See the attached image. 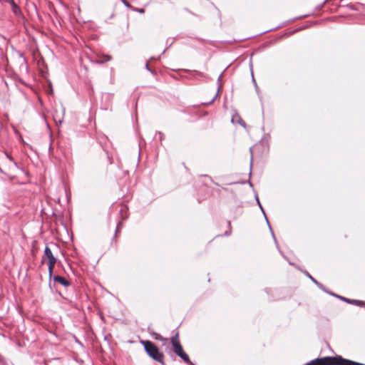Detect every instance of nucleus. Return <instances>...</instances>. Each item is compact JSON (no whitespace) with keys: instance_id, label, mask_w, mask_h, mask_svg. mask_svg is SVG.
Wrapping results in <instances>:
<instances>
[{"instance_id":"nucleus-1","label":"nucleus","mask_w":365,"mask_h":365,"mask_svg":"<svg viewBox=\"0 0 365 365\" xmlns=\"http://www.w3.org/2000/svg\"><path fill=\"white\" fill-rule=\"evenodd\" d=\"M142 344L144 346L145 351L147 354L153 360L164 364V354L160 351L158 346L150 341H142Z\"/></svg>"},{"instance_id":"nucleus-2","label":"nucleus","mask_w":365,"mask_h":365,"mask_svg":"<svg viewBox=\"0 0 365 365\" xmlns=\"http://www.w3.org/2000/svg\"><path fill=\"white\" fill-rule=\"evenodd\" d=\"M321 365H363V364L343 359L339 356L321 358Z\"/></svg>"},{"instance_id":"nucleus-3","label":"nucleus","mask_w":365,"mask_h":365,"mask_svg":"<svg viewBox=\"0 0 365 365\" xmlns=\"http://www.w3.org/2000/svg\"><path fill=\"white\" fill-rule=\"evenodd\" d=\"M43 257H46L48 259V274L49 277H51L53 273L54 265L56 262V259L54 257L51 249L48 246L45 247Z\"/></svg>"},{"instance_id":"nucleus-4","label":"nucleus","mask_w":365,"mask_h":365,"mask_svg":"<svg viewBox=\"0 0 365 365\" xmlns=\"http://www.w3.org/2000/svg\"><path fill=\"white\" fill-rule=\"evenodd\" d=\"M170 342L173 347V351L176 355L179 356L184 351L179 340L178 333H176L171 337Z\"/></svg>"},{"instance_id":"nucleus-5","label":"nucleus","mask_w":365,"mask_h":365,"mask_svg":"<svg viewBox=\"0 0 365 365\" xmlns=\"http://www.w3.org/2000/svg\"><path fill=\"white\" fill-rule=\"evenodd\" d=\"M53 281L60 283L64 287H68L70 285V282L63 277H61L60 275L54 276Z\"/></svg>"},{"instance_id":"nucleus-6","label":"nucleus","mask_w":365,"mask_h":365,"mask_svg":"<svg viewBox=\"0 0 365 365\" xmlns=\"http://www.w3.org/2000/svg\"><path fill=\"white\" fill-rule=\"evenodd\" d=\"M255 199H256L257 202V204L259 205V207H260V209H261V210H262V213H263V215H264V217H265V219H266V221H267V225H268V226H269V230H270V231H271V232H272V237H273V238H274V241L276 242V239H275V237H274V232H273V231H272V228H271L270 224H269V221H268V219H267V216H266V214H265V212H264V209H263V208H262V205H261V203H260V202H259V198H258L257 195H256V196H255Z\"/></svg>"},{"instance_id":"nucleus-7","label":"nucleus","mask_w":365,"mask_h":365,"mask_svg":"<svg viewBox=\"0 0 365 365\" xmlns=\"http://www.w3.org/2000/svg\"><path fill=\"white\" fill-rule=\"evenodd\" d=\"M178 356L189 365H195L190 360L189 356L185 351L180 354Z\"/></svg>"},{"instance_id":"nucleus-8","label":"nucleus","mask_w":365,"mask_h":365,"mask_svg":"<svg viewBox=\"0 0 365 365\" xmlns=\"http://www.w3.org/2000/svg\"><path fill=\"white\" fill-rule=\"evenodd\" d=\"M10 3L12 6V11L14 13V14L19 15L21 13V11L18 5L14 2V0H11Z\"/></svg>"},{"instance_id":"nucleus-9","label":"nucleus","mask_w":365,"mask_h":365,"mask_svg":"<svg viewBox=\"0 0 365 365\" xmlns=\"http://www.w3.org/2000/svg\"><path fill=\"white\" fill-rule=\"evenodd\" d=\"M112 57L110 55H103L101 58L97 61V63H103L108 61H111Z\"/></svg>"},{"instance_id":"nucleus-10","label":"nucleus","mask_w":365,"mask_h":365,"mask_svg":"<svg viewBox=\"0 0 365 365\" xmlns=\"http://www.w3.org/2000/svg\"><path fill=\"white\" fill-rule=\"evenodd\" d=\"M220 88H221V85H219L217 92L216 93L215 96L212 98V99L210 101H209L207 103H202V104L203 105L212 104L215 101V100L217 98V97L218 96Z\"/></svg>"},{"instance_id":"nucleus-11","label":"nucleus","mask_w":365,"mask_h":365,"mask_svg":"<svg viewBox=\"0 0 365 365\" xmlns=\"http://www.w3.org/2000/svg\"><path fill=\"white\" fill-rule=\"evenodd\" d=\"M340 299H341L342 300H344L345 302H347L348 303L353 304L359 305L361 303V302H359V301L351 300V299H346V298L342 297H340Z\"/></svg>"},{"instance_id":"nucleus-12","label":"nucleus","mask_w":365,"mask_h":365,"mask_svg":"<svg viewBox=\"0 0 365 365\" xmlns=\"http://www.w3.org/2000/svg\"><path fill=\"white\" fill-rule=\"evenodd\" d=\"M305 274L313 282H314L317 285H319V283L318 282V281L317 279H315L314 278H313L309 274V272H305Z\"/></svg>"},{"instance_id":"nucleus-13","label":"nucleus","mask_w":365,"mask_h":365,"mask_svg":"<svg viewBox=\"0 0 365 365\" xmlns=\"http://www.w3.org/2000/svg\"><path fill=\"white\" fill-rule=\"evenodd\" d=\"M6 158L14 163V165H15V167L16 168H19L18 167V165L17 163L14 161V160L13 159V158L11 156H10L9 154L6 153Z\"/></svg>"},{"instance_id":"nucleus-14","label":"nucleus","mask_w":365,"mask_h":365,"mask_svg":"<svg viewBox=\"0 0 365 365\" xmlns=\"http://www.w3.org/2000/svg\"><path fill=\"white\" fill-rule=\"evenodd\" d=\"M252 83H254L255 86V89H256V91L257 93L259 94V88L256 83V81L255 80V78H254V76H253V73H252Z\"/></svg>"},{"instance_id":"nucleus-15","label":"nucleus","mask_w":365,"mask_h":365,"mask_svg":"<svg viewBox=\"0 0 365 365\" xmlns=\"http://www.w3.org/2000/svg\"><path fill=\"white\" fill-rule=\"evenodd\" d=\"M18 55H19V58H21L22 59L23 61H26V58L22 53L19 52Z\"/></svg>"},{"instance_id":"nucleus-16","label":"nucleus","mask_w":365,"mask_h":365,"mask_svg":"<svg viewBox=\"0 0 365 365\" xmlns=\"http://www.w3.org/2000/svg\"><path fill=\"white\" fill-rule=\"evenodd\" d=\"M121 1H122V2L123 3V4H124L126 7H128V8L130 7V5L129 4V3H128L126 0H121Z\"/></svg>"},{"instance_id":"nucleus-17","label":"nucleus","mask_w":365,"mask_h":365,"mask_svg":"<svg viewBox=\"0 0 365 365\" xmlns=\"http://www.w3.org/2000/svg\"><path fill=\"white\" fill-rule=\"evenodd\" d=\"M120 226H121V222H119L117 225V227H116V230H115V233L120 230Z\"/></svg>"},{"instance_id":"nucleus-18","label":"nucleus","mask_w":365,"mask_h":365,"mask_svg":"<svg viewBox=\"0 0 365 365\" xmlns=\"http://www.w3.org/2000/svg\"><path fill=\"white\" fill-rule=\"evenodd\" d=\"M145 68H146L148 71H149L150 72L153 73V71L150 68L149 65H148V63H146V64H145Z\"/></svg>"},{"instance_id":"nucleus-19","label":"nucleus","mask_w":365,"mask_h":365,"mask_svg":"<svg viewBox=\"0 0 365 365\" xmlns=\"http://www.w3.org/2000/svg\"><path fill=\"white\" fill-rule=\"evenodd\" d=\"M158 135H159V136H160V140H162L163 137V134L161 132H159V133H158Z\"/></svg>"},{"instance_id":"nucleus-20","label":"nucleus","mask_w":365,"mask_h":365,"mask_svg":"<svg viewBox=\"0 0 365 365\" xmlns=\"http://www.w3.org/2000/svg\"><path fill=\"white\" fill-rule=\"evenodd\" d=\"M240 123L242 125V126H245V123L244 121H240Z\"/></svg>"},{"instance_id":"nucleus-21","label":"nucleus","mask_w":365,"mask_h":365,"mask_svg":"<svg viewBox=\"0 0 365 365\" xmlns=\"http://www.w3.org/2000/svg\"><path fill=\"white\" fill-rule=\"evenodd\" d=\"M230 235V232H226L224 235L225 236H228Z\"/></svg>"},{"instance_id":"nucleus-22","label":"nucleus","mask_w":365,"mask_h":365,"mask_svg":"<svg viewBox=\"0 0 365 365\" xmlns=\"http://www.w3.org/2000/svg\"><path fill=\"white\" fill-rule=\"evenodd\" d=\"M222 74H220V76L218 77V79H217V81H220V79H221V78H222Z\"/></svg>"},{"instance_id":"nucleus-23","label":"nucleus","mask_w":365,"mask_h":365,"mask_svg":"<svg viewBox=\"0 0 365 365\" xmlns=\"http://www.w3.org/2000/svg\"><path fill=\"white\" fill-rule=\"evenodd\" d=\"M138 11H139V12H140V13H142V12H143V11H144V10H143V9H139V10H138Z\"/></svg>"},{"instance_id":"nucleus-24","label":"nucleus","mask_w":365,"mask_h":365,"mask_svg":"<svg viewBox=\"0 0 365 365\" xmlns=\"http://www.w3.org/2000/svg\"><path fill=\"white\" fill-rule=\"evenodd\" d=\"M252 157H251V159H250V164L252 165Z\"/></svg>"},{"instance_id":"nucleus-25","label":"nucleus","mask_w":365,"mask_h":365,"mask_svg":"<svg viewBox=\"0 0 365 365\" xmlns=\"http://www.w3.org/2000/svg\"><path fill=\"white\" fill-rule=\"evenodd\" d=\"M249 184H250V185L251 187L252 186V182H251L250 181H249Z\"/></svg>"},{"instance_id":"nucleus-26","label":"nucleus","mask_w":365,"mask_h":365,"mask_svg":"<svg viewBox=\"0 0 365 365\" xmlns=\"http://www.w3.org/2000/svg\"><path fill=\"white\" fill-rule=\"evenodd\" d=\"M0 172H1V173H3L2 169H1V168H0Z\"/></svg>"},{"instance_id":"nucleus-27","label":"nucleus","mask_w":365,"mask_h":365,"mask_svg":"<svg viewBox=\"0 0 365 365\" xmlns=\"http://www.w3.org/2000/svg\"><path fill=\"white\" fill-rule=\"evenodd\" d=\"M363 365H365V364H363Z\"/></svg>"}]
</instances>
